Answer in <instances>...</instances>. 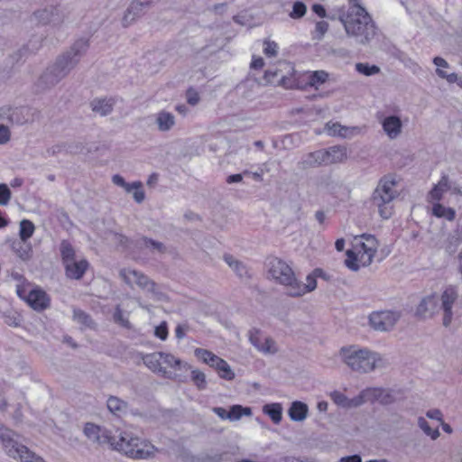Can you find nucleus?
<instances>
[{
	"instance_id": "4d7b16f0",
	"label": "nucleus",
	"mask_w": 462,
	"mask_h": 462,
	"mask_svg": "<svg viewBox=\"0 0 462 462\" xmlns=\"http://www.w3.org/2000/svg\"><path fill=\"white\" fill-rule=\"evenodd\" d=\"M263 53L267 57H275L278 53V44L272 41H264Z\"/></svg>"
},
{
	"instance_id": "09e8293b",
	"label": "nucleus",
	"mask_w": 462,
	"mask_h": 462,
	"mask_svg": "<svg viewBox=\"0 0 462 462\" xmlns=\"http://www.w3.org/2000/svg\"><path fill=\"white\" fill-rule=\"evenodd\" d=\"M356 252H358L360 266L366 267L370 265L375 254L371 252L362 250L361 248H359V246H356Z\"/></svg>"
},
{
	"instance_id": "bf43d9fd",
	"label": "nucleus",
	"mask_w": 462,
	"mask_h": 462,
	"mask_svg": "<svg viewBox=\"0 0 462 462\" xmlns=\"http://www.w3.org/2000/svg\"><path fill=\"white\" fill-rule=\"evenodd\" d=\"M11 199V191L6 184H0V205H7Z\"/></svg>"
},
{
	"instance_id": "c756f323",
	"label": "nucleus",
	"mask_w": 462,
	"mask_h": 462,
	"mask_svg": "<svg viewBox=\"0 0 462 462\" xmlns=\"http://www.w3.org/2000/svg\"><path fill=\"white\" fill-rule=\"evenodd\" d=\"M32 108L27 106L16 107L10 115V119L15 121L17 124H24L33 120Z\"/></svg>"
},
{
	"instance_id": "774afa93",
	"label": "nucleus",
	"mask_w": 462,
	"mask_h": 462,
	"mask_svg": "<svg viewBox=\"0 0 462 462\" xmlns=\"http://www.w3.org/2000/svg\"><path fill=\"white\" fill-rule=\"evenodd\" d=\"M394 398L393 394L384 389L382 388V393L380 394V398L378 402L382 404H390L393 402Z\"/></svg>"
},
{
	"instance_id": "de8ad7c7",
	"label": "nucleus",
	"mask_w": 462,
	"mask_h": 462,
	"mask_svg": "<svg viewBox=\"0 0 462 462\" xmlns=\"http://www.w3.org/2000/svg\"><path fill=\"white\" fill-rule=\"evenodd\" d=\"M191 380L199 390H204L207 387L206 375L198 369L191 371Z\"/></svg>"
},
{
	"instance_id": "0eeeda50",
	"label": "nucleus",
	"mask_w": 462,
	"mask_h": 462,
	"mask_svg": "<svg viewBox=\"0 0 462 462\" xmlns=\"http://www.w3.org/2000/svg\"><path fill=\"white\" fill-rule=\"evenodd\" d=\"M115 241L118 243L123 249H126L132 254H136L143 250L159 254H163L166 251V247L162 242L146 236H142L135 241H130L124 234L115 233Z\"/></svg>"
},
{
	"instance_id": "393cba45",
	"label": "nucleus",
	"mask_w": 462,
	"mask_h": 462,
	"mask_svg": "<svg viewBox=\"0 0 462 462\" xmlns=\"http://www.w3.org/2000/svg\"><path fill=\"white\" fill-rule=\"evenodd\" d=\"M155 123L159 131L168 132L175 125V116L171 113L162 110L156 115Z\"/></svg>"
},
{
	"instance_id": "3c124183",
	"label": "nucleus",
	"mask_w": 462,
	"mask_h": 462,
	"mask_svg": "<svg viewBox=\"0 0 462 462\" xmlns=\"http://www.w3.org/2000/svg\"><path fill=\"white\" fill-rule=\"evenodd\" d=\"M307 11L306 5L303 2L297 1L293 4L290 16L293 19L301 18Z\"/></svg>"
},
{
	"instance_id": "49530a36",
	"label": "nucleus",
	"mask_w": 462,
	"mask_h": 462,
	"mask_svg": "<svg viewBox=\"0 0 462 462\" xmlns=\"http://www.w3.org/2000/svg\"><path fill=\"white\" fill-rule=\"evenodd\" d=\"M418 425L423 430V432L426 435L430 436L433 440L437 439L439 437V430H432L429 425L428 421L423 417H420L418 419Z\"/></svg>"
},
{
	"instance_id": "9b49d317",
	"label": "nucleus",
	"mask_w": 462,
	"mask_h": 462,
	"mask_svg": "<svg viewBox=\"0 0 462 462\" xmlns=\"http://www.w3.org/2000/svg\"><path fill=\"white\" fill-rule=\"evenodd\" d=\"M401 318V312L396 310L373 311L369 315L370 326L377 331H390Z\"/></svg>"
},
{
	"instance_id": "aec40b11",
	"label": "nucleus",
	"mask_w": 462,
	"mask_h": 462,
	"mask_svg": "<svg viewBox=\"0 0 462 462\" xmlns=\"http://www.w3.org/2000/svg\"><path fill=\"white\" fill-rule=\"evenodd\" d=\"M346 158V150L344 146L335 145L326 150L321 156L322 162L326 164L337 163Z\"/></svg>"
},
{
	"instance_id": "20e7f679",
	"label": "nucleus",
	"mask_w": 462,
	"mask_h": 462,
	"mask_svg": "<svg viewBox=\"0 0 462 462\" xmlns=\"http://www.w3.org/2000/svg\"><path fill=\"white\" fill-rule=\"evenodd\" d=\"M343 26L348 36L354 37L360 44L369 43L376 34V26L367 11L363 13L347 11Z\"/></svg>"
},
{
	"instance_id": "bb28decb",
	"label": "nucleus",
	"mask_w": 462,
	"mask_h": 462,
	"mask_svg": "<svg viewBox=\"0 0 462 462\" xmlns=\"http://www.w3.org/2000/svg\"><path fill=\"white\" fill-rule=\"evenodd\" d=\"M106 406L109 411L117 417L125 414L128 410V403L116 396H110L106 401Z\"/></svg>"
},
{
	"instance_id": "052dcab7",
	"label": "nucleus",
	"mask_w": 462,
	"mask_h": 462,
	"mask_svg": "<svg viewBox=\"0 0 462 462\" xmlns=\"http://www.w3.org/2000/svg\"><path fill=\"white\" fill-rule=\"evenodd\" d=\"M330 396L337 405L346 409L347 397L344 393L334 391L330 393Z\"/></svg>"
},
{
	"instance_id": "f704fd0d",
	"label": "nucleus",
	"mask_w": 462,
	"mask_h": 462,
	"mask_svg": "<svg viewBox=\"0 0 462 462\" xmlns=\"http://www.w3.org/2000/svg\"><path fill=\"white\" fill-rule=\"evenodd\" d=\"M346 17V14L343 9H333L329 12H327L324 6L319 5V18H327L329 21L335 22L337 21L340 24L343 25V20Z\"/></svg>"
},
{
	"instance_id": "b1692460",
	"label": "nucleus",
	"mask_w": 462,
	"mask_h": 462,
	"mask_svg": "<svg viewBox=\"0 0 462 462\" xmlns=\"http://www.w3.org/2000/svg\"><path fill=\"white\" fill-rule=\"evenodd\" d=\"M33 233H19L20 240L14 242L13 248L20 258L25 260L30 257L31 247L26 242L32 237Z\"/></svg>"
},
{
	"instance_id": "37998d69",
	"label": "nucleus",
	"mask_w": 462,
	"mask_h": 462,
	"mask_svg": "<svg viewBox=\"0 0 462 462\" xmlns=\"http://www.w3.org/2000/svg\"><path fill=\"white\" fill-rule=\"evenodd\" d=\"M364 399L365 403L367 402H374L380 398L382 393V388L369 387L360 392Z\"/></svg>"
},
{
	"instance_id": "8fccbe9b",
	"label": "nucleus",
	"mask_w": 462,
	"mask_h": 462,
	"mask_svg": "<svg viewBox=\"0 0 462 462\" xmlns=\"http://www.w3.org/2000/svg\"><path fill=\"white\" fill-rule=\"evenodd\" d=\"M341 125H342L338 122L329 121L325 125L323 131L328 136L340 137L341 130L339 128H341Z\"/></svg>"
},
{
	"instance_id": "e433bc0d",
	"label": "nucleus",
	"mask_w": 462,
	"mask_h": 462,
	"mask_svg": "<svg viewBox=\"0 0 462 462\" xmlns=\"http://www.w3.org/2000/svg\"><path fill=\"white\" fill-rule=\"evenodd\" d=\"M229 420L236 421L239 420L243 416H251L253 412L251 407L234 404L229 408Z\"/></svg>"
},
{
	"instance_id": "58836bf2",
	"label": "nucleus",
	"mask_w": 462,
	"mask_h": 462,
	"mask_svg": "<svg viewBox=\"0 0 462 462\" xmlns=\"http://www.w3.org/2000/svg\"><path fill=\"white\" fill-rule=\"evenodd\" d=\"M73 320L86 328H92L95 324L90 315L80 309H73Z\"/></svg>"
},
{
	"instance_id": "4c0bfd02",
	"label": "nucleus",
	"mask_w": 462,
	"mask_h": 462,
	"mask_svg": "<svg viewBox=\"0 0 462 462\" xmlns=\"http://www.w3.org/2000/svg\"><path fill=\"white\" fill-rule=\"evenodd\" d=\"M432 214L438 217H444L448 220H453L456 216V212L451 208H446L440 203H435L432 206Z\"/></svg>"
},
{
	"instance_id": "473e14b6",
	"label": "nucleus",
	"mask_w": 462,
	"mask_h": 462,
	"mask_svg": "<svg viewBox=\"0 0 462 462\" xmlns=\"http://www.w3.org/2000/svg\"><path fill=\"white\" fill-rule=\"evenodd\" d=\"M60 254L62 264H65L76 259V251L72 245L67 240L61 241L60 245Z\"/></svg>"
},
{
	"instance_id": "0e129e2a",
	"label": "nucleus",
	"mask_w": 462,
	"mask_h": 462,
	"mask_svg": "<svg viewBox=\"0 0 462 462\" xmlns=\"http://www.w3.org/2000/svg\"><path fill=\"white\" fill-rule=\"evenodd\" d=\"M250 173V171L245 170L242 173L231 174L227 176L226 181L228 184L239 183L242 182L244 176H249Z\"/></svg>"
},
{
	"instance_id": "7ed1b4c3",
	"label": "nucleus",
	"mask_w": 462,
	"mask_h": 462,
	"mask_svg": "<svg viewBox=\"0 0 462 462\" xmlns=\"http://www.w3.org/2000/svg\"><path fill=\"white\" fill-rule=\"evenodd\" d=\"M342 359L353 371L361 374L370 373L377 368H384L387 361L378 352L368 348H360L357 346L342 347L340 350Z\"/></svg>"
},
{
	"instance_id": "f257e3e1",
	"label": "nucleus",
	"mask_w": 462,
	"mask_h": 462,
	"mask_svg": "<svg viewBox=\"0 0 462 462\" xmlns=\"http://www.w3.org/2000/svg\"><path fill=\"white\" fill-rule=\"evenodd\" d=\"M88 47V39L80 38L77 40L69 50L60 55L55 62L49 66L40 76L36 82L37 89L44 91L57 85L75 68L80 58L87 52Z\"/></svg>"
},
{
	"instance_id": "4468645a",
	"label": "nucleus",
	"mask_w": 462,
	"mask_h": 462,
	"mask_svg": "<svg viewBox=\"0 0 462 462\" xmlns=\"http://www.w3.org/2000/svg\"><path fill=\"white\" fill-rule=\"evenodd\" d=\"M457 291L454 286H448L441 294V309L443 310V326L448 328L453 319V304L457 300Z\"/></svg>"
},
{
	"instance_id": "dca6fc26",
	"label": "nucleus",
	"mask_w": 462,
	"mask_h": 462,
	"mask_svg": "<svg viewBox=\"0 0 462 462\" xmlns=\"http://www.w3.org/2000/svg\"><path fill=\"white\" fill-rule=\"evenodd\" d=\"M26 302L37 311H42L49 308L50 298L42 289L32 290L25 298Z\"/></svg>"
},
{
	"instance_id": "864d4df0",
	"label": "nucleus",
	"mask_w": 462,
	"mask_h": 462,
	"mask_svg": "<svg viewBox=\"0 0 462 462\" xmlns=\"http://www.w3.org/2000/svg\"><path fill=\"white\" fill-rule=\"evenodd\" d=\"M66 146H67L66 143H56V144L47 148L44 157L47 158V157H51V156H56L60 153H65Z\"/></svg>"
},
{
	"instance_id": "e2e57ef3",
	"label": "nucleus",
	"mask_w": 462,
	"mask_h": 462,
	"mask_svg": "<svg viewBox=\"0 0 462 462\" xmlns=\"http://www.w3.org/2000/svg\"><path fill=\"white\" fill-rule=\"evenodd\" d=\"M114 319L125 328H129V321L124 317L123 311L119 306L116 307L114 313Z\"/></svg>"
},
{
	"instance_id": "72a5a7b5",
	"label": "nucleus",
	"mask_w": 462,
	"mask_h": 462,
	"mask_svg": "<svg viewBox=\"0 0 462 462\" xmlns=\"http://www.w3.org/2000/svg\"><path fill=\"white\" fill-rule=\"evenodd\" d=\"M263 411L274 423L278 424L281 422L282 419V407L281 403L265 404Z\"/></svg>"
},
{
	"instance_id": "9d476101",
	"label": "nucleus",
	"mask_w": 462,
	"mask_h": 462,
	"mask_svg": "<svg viewBox=\"0 0 462 462\" xmlns=\"http://www.w3.org/2000/svg\"><path fill=\"white\" fill-rule=\"evenodd\" d=\"M137 441H139V437L133 432L119 431L115 435V440L111 442V448L127 457L141 460L146 452L135 449Z\"/></svg>"
},
{
	"instance_id": "2f4dec72",
	"label": "nucleus",
	"mask_w": 462,
	"mask_h": 462,
	"mask_svg": "<svg viewBox=\"0 0 462 462\" xmlns=\"http://www.w3.org/2000/svg\"><path fill=\"white\" fill-rule=\"evenodd\" d=\"M211 367H214L217 370L218 374L221 378L226 380H232L235 377V373L232 371L230 365L227 364V362L219 356L216 360L215 364L211 365Z\"/></svg>"
},
{
	"instance_id": "f3484780",
	"label": "nucleus",
	"mask_w": 462,
	"mask_h": 462,
	"mask_svg": "<svg viewBox=\"0 0 462 462\" xmlns=\"http://www.w3.org/2000/svg\"><path fill=\"white\" fill-rule=\"evenodd\" d=\"M149 7L147 2L143 0H134L123 17V25L126 27L131 24L136 18L145 14Z\"/></svg>"
},
{
	"instance_id": "412c9836",
	"label": "nucleus",
	"mask_w": 462,
	"mask_h": 462,
	"mask_svg": "<svg viewBox=\"0 0 462 462\" xmlns=\"http://www.w3.org/2000/svg\"><path fill=\"white\" fill-rule=\"evenodd\" d=\"M116 100L112 97L94 98L90 102V107L93 112L106 116L112 113Z\"/></svg>"
},
{
	"instance_id": "39448f33",
	"label": "nucleus",
	"mask_w": 462,
	"mask_h": 462,
	"mask_svg": "<svg viewBox=\"0 0 462 462\" xmlns=\"http://www.w3.org/2000/svg\"><path fill=\"white\" fill-rule=\"evenodd\" d=\"M397 181L393 175L382 177L372 194V204L378 208L380 216L388 219L393 213V201L398 197Z\"/></svg>"
},
{
	"instance_id": "2eb2a0df",
	"label": "nucleus",
	"mask_w": 462,
	"mask_h": 462,
	"mask_svg": "<svg viewBox=\"0 0 462 462\" xmlns=\"http://www.w3.org/2000/svg\"><path fill=\"white\" fill-rule=\"evenodd\" d=\"M33 16L42 24H51L58 26L64 21V15L56 6H49L37 10L33 13Z\"/></svg>"
},
{
	"instance_id": "338daca9",
	"label": "nucleus",
	"mask_w": 462,
	"mask_h": 462,
	"mask_svg": "<svg viewBox=\"0 0 462 462\" xmlns=\"http://www.w3.org/2000/svg\"><path fill=\"white\" fill-rule=\"evenodd\" d=\"M436 73L439 78L447 79V81L449 83H454L457 80V75L456 73L448 74L441 69H437Z\"/></svg>"
},
{
	"instance_id": "ea45409f",
	"label": "nucleus",
	"mask_w": 462,
	"mask_h": 462,
	"mask_svg": "<svg viewBox=\"0 0 462 462\" xmlns=\"http://www.w3.org/2000/svg\"><path fill=\"white\" fill-rule=\"evenodd\" d=\"M194 355L197 358L202 360L208 365H213L216 360L217 359V356L204 348H196L194 351Z\"/></svg>"
},
{
	"instance_id": "423d86ee",
	"label": "nucleus",
	"mask_w": 462,
	"mask_h": 462,
	"mask_svg": "<svg viewBox=\"0 0 462 462\" xmlns=\"http://www.w3.org/2000/svg\"><path fill=\"white\" fill-rule=\"evenodd\" d=\"M14 432L5 430L0 433V440L7 455L21 462H46L42 457L32 452L27 447L14 439Z\"/></svg>"
},
{
	"instance_id": "5701e85b",
	"label": "nucleus",
	"mask_w": 462,
	"mask_h": 462,
	"mask_svg": "<svg viewBox=\"0 0 462 462\" xmlns=\"http://www.w3.org/2000/svg\"><path fill=\"white\" fill-rule=\"evenodd\" d=\"M402 126V121L397 116H389L383 121V128L391 139L396 138L401 134Z\"/></svg>"
},
{
	"instance_id": "603ef678",
	"label": "nucleus",
	"mask_w": 462,
	"mask_h": 462,
	"mask_svg": "<svg viewBox=\"0 0 462 462\" xmlns=\"http://www.w3.org/2000/svg\"><path fill=\"white\" fill-rule=\"evenodd\" d=\"M162 356L163 357L162 358V365H167L168 366L170 367H173V368H176V369H180V365H181V361L180 359L179 358H176L173 355L171 354H166V353H163L162 352Z\"/></svg>"
},
{
	"instance_id": "6e6552de",
	"label": "nucleus",
	"mask_w": 462,
	"mask_h": 462,
	"mask_svg": "<svg viewBox=\"0 0 462 462\" xmlns=\"http://www.w3.org/2000/svg\"><path fill=\"white\" fill-rule=\"evenodd\" d=\"M119 276L130 287H133V284L134 283L140 289L151 293L156 300H162L164 297V294L158 290L157 284L140 271L122 269L119 272Z\"/></svg>"
},
{
	"instance_id": "69168bd1",
	"label": "nucleus",
	"mask_w": 462,
	"mask_h": 462,
	"mask_svg": "<svg viewBox=\"0 0 462 462\" xmlns=\"http://www.w3.org/2000/svg\"><path fill=\"white\" fill-rule=\"evenodd\" d=\"M364 403H365V402L362 397V394H361V393H359V394L355 396L354 398H351V399L347 398L346 409L356 408V407L363 405Z\"/></svg>"
},
{
	"instance_id": "6ab92c4d",
	"label": "nucleus",
	"mask_w": 462,
	"mask_h": 462,
	"mask_svg": "<svg viewBox=\"0 0 462 462\" xmlns=\"http://www.w3.org/2000/svg\"><path fill=\"white\" fill-rule=\"evenodd\" d=\"M438 299L435 295L424 297L417 306L415 315L419 318L432 316L438 310Z\"/></svg>"
},
{
	"instance_id": "a19ab883",
	"label": "nucleus",
	"mask_w": 462,
	"mask_h": 462,
	"mask_svg": "<svg viewBox=\"0 0 462 462\" xmlns=\"http://www.w3.org/2000/svg\"><path fill=\"white\" fill-rule=\"evenodd\" d=\"M318 162V155L315 152H309L304 155L298 163V167L300 170H309L315 168Z\"/></svg>"
},
{
	"instance_id": "c9c22d12",
	"label": "nucleus",
	"mask_w": 462,
	"mask_h": 462,
	"mask_svg": "<svg viewBox=\"0 0 462 462\" xmlns=\"http://www.w3.org/2000/svg\"><path fill=\"white\" fill-rule=\"evenodd\" d=\"M345 265L353 272H357L360 269V263L358 259V252L356 246L346 251V258L344 260Z\"/></svg>"
},
{
	"instance_id": "680f3d73",
	"label": "nucleus",
	"mask_w": 462,
	"mask_h": 462,
	"mask_svg": "<svg viewBox=\"0 0 462 462\" xmlns=\"http://www.w3.org/2000/svg\"><path fill=\"white\" fill-rule=\"evenodd\" d=\"M154 335L161 340H165L168 337V326L165 321L155 328Z\"/></svg>"
},
{
	"instance_id": "f8f14e48",
	"label": "nucleus",
	"mask_w": 462,
	"mask_h": 462,
	"mask_svg": "<svg viewBox=\"0 0 462 462\" xmlns=\"http://www.w3.org/2000/svg\"><path fill=\"white\" fill-rule=\"evenodd\" d=\"M83 433L92 444L97 446L108 444L111 447V442L115 440V435H112L108 430L92 422H87L84 425Z\"/></svg>"
},
{
	"instance_id": "cd10ccee",
	"label": "nucleus",
	"mask_w": 462,
	"mask_h": 462,
	"mask_svg": "<svg viewBox=\"0 0 462 462\" xmlns=\"http://www.w3.org/2000/svg\"><path fill=\"white\" fill-rule=\"evenodd\" d=\"M288 414L291 420L301 421L307 417L308 406L302 402L295 401L291 403Z\"/></svg>"
},
{
	"instance_id": "13d9d810",
	"label": "nucleus",
	"mask_w": 462,
	"mask_h": 462,
	"mask_svg": "<svg viewBox=\"0 0 462 462\" xmlns=\"http://www.w3.org/2000/svg\"><path fill=\"white\" fill-rule=\"evenodd\" d=\"M66 150L65 153L69 154H78L81 153L84 150V145L82 143L79 142H71V143H66Z\"/></svg>"
},
{
	"instance_id": "4be33fe9",
	"label": "nucleus",
	"mask_w": 462,
	"mask_h": 462,
	"mask_svg": "<svg viewBox=\"0 0 462 462\" xmlns=\"http://www.w3.org/2000/svg\"><path fill=\"white\" fill-rule=\"evenodd\" d=\"M162 352L147 354L143 357V364L152 372L165 375L166 368L162 366Z\"/></svg>"
},
{
	"instance_id": "a878e982",
	"label": "nucleus",
	"mask_w": 462,
	"mask_h": 462,
	"mask_svg": "<svg viewBox=\"0 0 462 462\" xmlns=\"http://www.w3.org/2000/svg\"><path fill=\"white\" fill-rule=\"evenodd\" d=\"M360 238L361 240L357 241V237H356L355 246H359L362 250H365L375 254L378 246V241L375 236L369 233H362Z\"/></svg>"
},
{
	"instance_id": "1a4fd4ad",
	"label": "nucleus",
	"mask_w": 462,
	"mask_h": 462,
	"mask_svg": "<svg viewBox=\"0 0 462 462\" xmlns=\"http://www.w3.org/2000/svg\"><path fill=\"white\" fill-rule=\"evenodd\" d=\"M137 441H139V437L133 432L119 431L115 435V440L111 442V448L127 457L141 460L146 452L135 449Z\"/></svg>"
},
{
	"instance_id": "5fc2aeb1",
	"label": "nucleus",
	"mask_w": 462,
	"mask_h": 462,
	"mask_svg": "<svg viewBox=\"0 0 462 462\" xmlns=\"http://www.w3.org/2000/svg\"><path fill=\"white\" fill-rule=\"evenodd\" d=\"M258 350L263 353L274 354L277 351L274 340L271 337H265Z\"/></svg>"
},
{
	"instance_id": "a18cd8bd",
	"label": "nucleus",
	"mask_w": 462,
	"mask_h": 462,
	"mask_svg": "<svg viewBox=\"0 0 462 462\" xmlns=\"http://www.w3.org/2000/svg\"><path fill=\"white\" fill-rule=\"evenodd\" d=\"M340 138L343 139H351L354 136H356L360 134H362L363 130L365 129V126H345L341 125Z\"/></svg>"
},
{
	"instance_id": "a211bd4d",
	"label": "nucleus",
	"mask_w": 462,
	"mask_h": 462,
	"mask_svg": "<svg viewBox=\"0 0 462 462\" xmlns=\"http://www.w3.org/2000/svg\"><path fill=\"white\" fill-rule=\"evenodd\" d=\"M63 266L67 278L71 280H80L89 267V263L86 259L79 261L75 259L63 264Z\"/></svg>"
},
{
	"instance_id": "c85d7f7f",
	"label": "nucleus",
	"mask_w": 462,
	"mask_h": 462,
	"mask_svg": "<svg viewBox=\"0 0 462 462\" xmlns=\"http://www.w3.org/2000/svg\"><path fill=\"white\" fill-rule=\"evenodd\" d=\"M223 259L239 278L249 277L246 266L241 261L236 260L232 254H226Z\"/></svg>"
},
{
	"instance_id": "6e6d98bb",
	"label": "nucleus",
	"mask_w": 462,
	"mask_h": 462,
	"mask_svg": "<svg viewBox=\"0 0 462 462\" xmlns=\"http://www.w3.org/2000/svg\"><path fill=\"white\" fill-rule=\"evenodd\" d=\"M260 334V329L255 328L250 329L248 332L249 341L257 350L259 349L260 345L262 344Z\"/></svg>"
},
{
	"instance_id": "ddd939ff",
	"label": "nucleus",
	"mask_w": 462,
	"mask_h": 462,
	"mask_svg": "<svg viewBox=\"0 0 462 462\" xmlns=\"http://www.w3.org/2000/svg\"><path fill=\"white\" fill-rule=\"evenodd\" d=\"M447 191L462 196V185L459 186L452 182L448 175L443 173L439 182L430 189L429 195L433 200L439 201Z\"/></svg>"
},
{
	"instance_id": "7c9ffc66",
	"label": "nucleus",
	"mask_w": 462,
	"mask_h": 462,
	"mask_svg": "<svg viewBox=\"0 0 462 462\" xmlns=\"http://www.w3.org/2000/svg\"><path fill=\"white\" fill-rule=\"evenodd\" d=\"M135 449L143 450L146 454H143V457L141 460L152 459L155 457L158 452V448L152 445L148 439H142L139 437V441L136 442Z\"/></svg>"
},
{
	"instance_id": "79ce46f5",
	"label": "nucleus",
	"mask_w": 462,
	"mask_h": 462,
	"mask_svg": "<svg viewBox=\"0 0 462 462\" xmlns=\"http://www.w3.org/2000/svg\"><path fill=\"white\" fill-rule=\"evenodd\" d=\"M2 319L4 322L10 327L17 328L21 326V316L14 310H7L4 312Z\"/></svg>"
},
{
	"instance_id": "c03bdc74",
	"label": "nucleus",
	"mask_w": 462,
	"mask_h": 462,
	"mask_svg": "<svg viewBox=\"0 0 462 462\" xmlns=\"http://www.w3.org/2000/svg\"><path fill=\"white\" fill-rule=\"evenodd\" d=\"M356 70L365 76H373L380 72V68L376 65L359 62L356 64Z\"/></svg>"
},
{
	"instance_id": "f03ea898",
	"label": "nucleus",
	"mask_w": 462,
	"mask_h": 462,
	"mask_svg": "<svg viewBox=\"0 0 462 462\" xmlns=\"http://www.w3.org/2000/svg\"><path fill=\"white\" fill-rule=\"evenodd\" d=\"M266 266L272 278L286 289V293L291 297H299L313 291L317 286L318 268H315L306 278L307 283L300 282L291 267L278 257H270Z\"/></svg>"
}]
</instances>
